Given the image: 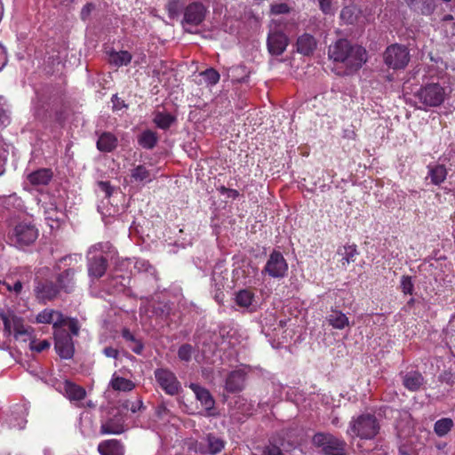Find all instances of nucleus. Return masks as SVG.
<instances>
[{"label":"nucleus","instance_id":"obj_28","mask_svg":"<svg viewBox=\"0 0 455 455\" xmlns=\"http://www.w3.org/2000/svg\"><path fill=\"white\" fill-rule=\"evenodd\" d=\"M447 176V170L443 164H435L428 166V177L435 185H440L443 182Z\"/></svg>","mask_w":455,"mask_h":455},{"label":"nucleus","instance_id":"obj_57","mask_svg":"<svg viewBox=\"0 0 455 455\" xmlns=\"http://www.w3.org/2000/svg\"><path fill=\"white\" fill-rule=\"evenodd\" d=\"M221 191H228L229 192V195L232 196H238V192L235 189H227L226 188L222 187L221 188Z\"/></svg>","mask_w":455,"mask_h":455},{"label":"nucleus","instance_id":"obj_26","mask_svg":"<svg viewBox=\"0 0 455 455\" xmlns=\"http://www.w3.org/2000/svg\"><path fill=\"white\" fill-rule=\"evenodd\" d=\"M339 256H340V263L342 267H347L355 261V258L357 255V250L355 245H344L339 247L337 251Z\"/></svg>","mask_w":455,"mask_h":455},{"label":"nucleus","instance_id":"obj_33","mask_svg":"<svg viewBox=\"0 0 455 455\" xmlns=\"http://www.w3.org/2000/svg\"><path fill=\"white\" fill-rule=\"evenodd\" d=\"M157 140H158V139H157L156 133L150 130H147V131L143 132L139 136V139H138L139 144L142 148H147V149L153 148L156 145Z\"/></svg>","mask_w":455,"mask_h":455},{"label":"nucleus","instance_id":"obj_38","mask_svg":"<svg viewBox=\"0 0 455 455\" xmlns=\"http://www.w3.org/2000/svg\"><path fill=\"white\" fill-rule=\"evenodd\" d=\"M254 295L249 290H241L235 295V302L242 307H249L253 300Z\"/></svg>","mask_w":455,"mask_h":455},{"label":"nucleus","instance_id":"obj_42","mask_svg":"<svg viewBox=\"0 0 455 455\" xmlns=\"http://www.w3.org/2000/svg\"><path fill=\"white\" fill-rule=\"evenodd\" d=\"M251 455H283V451L276 445H266L260 449V453H251Z\"/></svg>","mask_w":455,"mask_h":455},{"label":"nucleus","instance_id":"obj_49","mask_svg":"<svg viewBox=\"0 0 455 455\" xmlns=\"http://www.w3.org/2000/svg\"><path fill=\"white\" fill-rule=\"evenodd\" d=\"M94 8H95L94 4H91V3L86 4L83 7V9H82V11H81V19H82L83 20H87V19L90 17V15H91V13H92V12L94 10Z\"/></svg>","mask_w":455,"mask_h":455},{"label":"nucleus","instance_id":"obj_43","mask_svg":"<svg viewBox=\"0 0 455 455\" xmlns=\"http://www.w3.org/2000/svg\"><path fill=\"white\" fill-rule=\"evenodd\" d=\"M413 283L411 277L409 275H403L401 278V288L404 294H412L413 292Z\"/></svg>","mask_w":455,"mask_h":455},{"label":"nucleus","instance_id":"obj_36","mask_svg":"<svg viewBox=\"0 0 455 455\" xmlns=\"http://www.w3.org/2000/svg\"><path fill=\"white\" fill-rule=\"evenodd\" d=\"M124 431V425L115 419H109L100 427V433L103 435H119Z\"/></svg>","mask_w":455,"mask_h":455},{"label":"nucleus","instance_id":"obj_54","mask_svg":"<svg viewBox=\"0 0 455 455\" xmlns=\"http://www.w3.org/2000/svg\"><path fill=\"white\" fill-rule=\"evenodd\" d=\"M68 328L73 335H77L79 331V326L76 320H70L68 322Z\"/></svg>","mask_w":455,"mask_h":455},{"label":"nucleus","instance_id":"obj_21","mask_svg":"<svg viewBox=\"0 0 455 455\" xmlns=\"http://www.w3.org/2000/svg\"><path fill=\"white\" fill-rule=\"evenodd\" d=\"M316 48V41L313 36L304 34L297 40V51L305 55H311Z\"/></svg>","mask_w":455,"mask_h":455},{"label":"nucleus","instance_id":"obj_51","mask_svg":"<svg viewBox=\"0 0 455 455\" xmlns=\"http://www.w3.org/2000/svg\"><path fill=\"white\" fill-rule=\"evenodd\" d=\"M103 354L107 357L116 359L119 355V351L116 348H114L112 347H107L103 349Z\"/></svg>","mask_w":455,"mask_h":455},{"label":"nucleus","instance_id":"obj_13","mask_svg":"<svg viewBox=\"0 0 455 455\" xmlns=\"http://www.w3.org/2000/svg\"><path fill=\"white\" fill-rule=\"evenodd\" d=\"M267 49L270 54L279 56L289 44L288 37L281 31H272L267 36Z\"/></svg>","mask_w":455,"mask_h":455},{"label":"nucleus","instance_id":"obj_6","mask_svg":"<svg viewBox=\"0 0 455 455\" xmlns=\"http://www.w3.org/2000/svg\"><path fill=\"white\" fill-rule=\"evenodd\" d=\"M445 95V89L437 83L421 86L415 93L419 101L429 108L440 106L443 102Z\"/></svg>","mask_w":455,"mask_h":455},{"label":"nucleus","instance_id":"obj_60","mask_svg":"<svg viewBox=\"0 0 455 455\" xmlns=\"http://www.w3.org/2000/svg\"><path fill=\"white\" fill-rule=\"evenodd\" d=\"M416 0H405V2L407 3V4L410 6L412 4L413 2H415Z\"/></svg>","mask_w":455,"mask_h":455},{"label":"nucleus","instance_id":"obj_16","mask_svg":"<svg viewBox=\"0 0 455 455\" xmlns=\"http://www.w3.org/2000/svg\"><path fill=\"white\" fill-rule=\"evenodd\" d=\"M190 388L196 395V399L201 403V405L206 410L211 411L213 409L215 401L211 393L204 387L192 383Z\"/></svg>","mask_w":455,"mask_h":455},{"label":"nucleus","instance_id":"obj_47","mask_svg":"<svg viewBox=\"0 0 455 455\" xmlns=\"http://www.w3.org/2000/svg\"><path fill=\"white\" fill-rule=\"evenodd\" d=\"M271 12L275 14H283L289 12V7L286 4H277L271 6Z\"/></svg>","mask_w":455,"mask_h":455},{"label":"nucleus","instance_id":"obj_15","mask_svg":"<svg viewBox=\"0 0 455 455\" xmlns=\"http://www.w3.org/2000/svg\"><path fill=\"white\" fill-rule=\"evenodd\" d=\"M36 320L38 323H52L54 328L66 323V319L60 312L49 308L40 312Z\"/></svg>","mask_w":455,"mask_h":455},{"label":"nucleus","instance_id":"obj_4","mask_svg":"<svg viewBox=\"0 0 455 455\" xmlns=\"http://www.w3.org/2000/svg\"><path fill=\"white\" fill-rule=\"evenodd\" d=\"M112 245L108 242L98 243L91 246L88 254V275L92 278L99 279L102 277L108 268V259L103 254H108L111 251Z\"/></svg>","mask_w":455,"mask_h":455},{"label":"nucleus","instance_id":"obj_22","mask_svg":"<svg viewBox=\"0 0 455 455\" xmlns=\"http://www.w3.org/2000/svg\"><path fill=\"white\" fill-rule=\"evenodd\" d=\"M326 321L334 329L343 330L350 325L348 317L339 310L331 309L326 316Z\"/></svg>","mask_w":455,"mask_h":455},{"label":"nucleus","instance_id":"obj_2","mask_svg":"<svg viewBox=\"0 0 455 455\" xmlns=\"http://www.w3.org/2000/svg\"><path fill=\"white\" fill-rule=\"evenodd\" d=\"M39 235L35 224L28 220L13 222L8 230L7 240L9 244L19 250H23L33 244Z\"/></svg>","mask_w":455,"mask_h":455},{"label":"nucleus","instance_id":"obj_63","mask_svg":"<svg viewBox=\"0 0 455 455\" xmlns=\"http://www.w3.org/2000/svg\"><path fill=\"white\" fill-rule=\"evenodd\" d=\"M3 174V172H0V176Z\"/></svg>","mask_w":455,"mask_h":455},{"label":"nucleus","instance_id":"obj_61","mask_svg":"<svg viewBox=\"0 0 455 455\" xmlns=\"http://www.w3.org/2000/svg\"><path fill=\"white\" fill-rule=\"evenodd\" d=\"M285 324V322L284 321H280V325L281 326H283Z\"/></svg>","mask_w":455,"mask_h":455},{"label":"nucleus","instance_id":"obj_37","mask_svg":"<svg viewBox=\"0 0 455 455\" xmlns=\"http://www.w3.org/2000/svg\"><path fill=\"white\" fill-rule=\"evenodd\" d=\"M174 121V116L169 113L158 112L154 117L156 126L164 130L168 129Z\"/></svg>","mask_w":455,"mask_h":455},{"label":"nucleus","instance_id":"obj_62","mask_svg":"<svg viewBox=\"0 0 455 455\" xmlns=\"http://www.w3.org/2000/svg\"><path fill=\"white\" fill-rule=\"evenodd\" d=\"M444 3H449L451 2V0H443Z\"/></svg>","mask_w":455,"mask_h":455},{"label":"nucleus","instance_id":"obj_20","mask_svg":"<svg viewBox=\"0 0 455 455\" xmlns=\"http://www.w3.org/2000/svg\"><path fill=\"white\" fill-rule=\"evenodd\" d=\"M403 384L408 390L416 392L424 384V377L419 371H409L403 375Z\"/></svg>","mask_w":455,"mask_h":455},{"label":"nucleus","instance_id":"obj_17","mask_svg":"<svg viewBox=\"0 0 455 455\" xmlns=\"http://www.w3.org/2000/svg\"><path fill=\"white\" fill-rule=\"evenodd\" d=\"M100 455H124V447L116 439L106 440L98 445Z\"/></svg>","mask_w":455,"mask_h":455},{"label":"nucleus","instance_id":"obj_18","mask_svg":"<svg viewBox=\"0 0 455 455\" xmlns=\"http://www.w3.org/2000/svg\"><path fill=\"white\" fill-rule=\"evenodd\" d=\"M75 274L76 269L73 267H68V269L64 270L60 274L57 275V283H59V286L60 290L64 291L65 292H71L75 288Z\"/></svg>","mask_w":455,"mask_h":455},{"label":"nucleus","instance_id":"obj_12","mask_svg":"<svg viewBox=\"0 0 455 455\" xmlns=\"http://www.w3.org/2000/svg\"><path fill=\"white\" fill-rule=\"evenodd\" d=\"M55 350L63 359L72 358L75 348L69 333L60 331L55 334Z\"/></svg>","mask_w":455,"mask_h":455},{"label":"nucleus","instance_id":"obj_35","mask_svg":"<svg viewBox=\"0 0 455 455\" xmlns=\"http://www.w3.org/2000/svg\"><path fill=\"white\" fill-rule=\"evenodd\" d=\"M453 420L450 418H443L438 419L434 425V431L437 436L443 437L446 435L453 427Z\"/></svg>","mask_w":455,"mask_h":455},{"label":"nucleus","instance_id":"obj_11","mask_svg":"<svg viewBox=\"0 0 455 455\" xmlns=\"http://www.w3.org/2000/svg\"><path fill=\"white\" fill-rule=\"evenodd\" d=\"M206 12L207 9L202 3L193 2L185 8L183 21L189 25L197 26L204 21Z\"/></svg>","mask_w":455,"mask_h":455},{"label":"nucleus","instance_id":"obj_3","mask_svg":"<svg viewBox=\"0 0 455 455\" xmlns=\"http://www.w3.org/2000/svg\"><path fill=\"white\" fill-rule=\"evenodd\" d=\"M379 430L380 424L377 417L366 412L351 419L347 434L352 438L372 440L379 435Z\"/></svg>","mask_w":455,"mask_h":455},{"label":"nucleus","instance_id":"obj_53","mask_svg":"<svg viewBox=\"0 0 455 455\" xmlns=\"http://www.w3.org/2000/svg\"><path fill=\"white\" fill-rule=\"evenodd\" d=\"M81 259H82L81 254L68 255V256L61 258L59 260V263H62V262H66V261L69 260L70 261L69 265H70L71 261L78 262L79 260H81Z\"/></svg>","mask_w":455,"mask_h":455},{"label":"nucleus","instance_id":"obj_14","mask_svg":"<svg viewBox=\"0 0 455 455\" xmlns=\"http://www.w3.org/2000/svg\"><path fill=\"white\" fill-rule=\"evenodd\" d=\"M245 372L243 370H235L228 373L225 382V389L228 393L241 392L244 388Z\"/></svg>","mask_w":455,"mask_h":455},{"label":"nucleus","instance_id":"obj_52","mask_svg":"<svg viewBox=\"0 0 455 455\" xmlns=\"http://www.w3.org/2000/svg\"><path fill=\"white\" fill-rule=\"evenodd\" d=\"M113 108L115 110H120L123 108L126 107L124 100H120L116 95H114L112 98Z\"/></svg>","mask_w":455,"mask_h":455},{"label":"nucleus","instance_id":"obj_19","mask_svg":"<svg viewBox=\"0 0 455 455\" xmlns=\"http://www.w3.org/2000/svg\"><path fill=\"white\" fill-rule=\"evenodd\" d=\"M132 182L146 184L153 180L155 174L145 165L139 164L131 170Z\"/></svg>","mask_w":455,"mask_h":455},{"label":"nucleus","instance_id":"obj_24","mask_svg":"<svg viewBox=\"0 0 455 455\" xmlns=\"http://www.w3.org/2000/svg\"><path fill=\"white\" fill-rule=\"evenodd\" d=\"M4 328L11 331V328L12 327L14 331L15 338L23 335H29L31 328L26 327L21 319L18 317H12V320L8 318L4 319Z\"/></svg>","mask_w":455,"mask_h":455},{"label":"nucleus","instance_id":"obj_7","mask_svg":"<svg viewBox=\"0 0 455 455\" xmlns=\"http://www.w3.org/2000/svg\"><path fill=\"white\" fill-rule=\"evenodd\" d=\"M410 61V53L406 46L395 44L384 52L385 64L393 69H403Z\"/></svg>","mask_w":455,"mask_h":455},{"label":"nucleus","instance_id":"obj_31","mask_svg":"<svg viewBox=\"0 0 455 455\" xmlns=\"http://www.w3.org/2000/svg\"><path fill=\"white\" fill-rule=\"evenodd\" d=\"M132 60V54L127 51L112 52L109 54V62L116 66H126Z\"/></svg>","mask_w":455,"mask_h":455},{"label":"nucleus","instance_id":"obj_5","mask_svg":"<svg viewBox=\"0 0 455 455\" xmlns=\"http://www.w3.org/2000/svg\"><path fill=\"white\" fill-rule=\"evenodd\" d=\"M314 444L325 455H345V441L329 433H317L313 437Z\"/></svg>","mask_w":455,"mask_h":455},{"label":"nucleus","instance_id":"obj_23","mask_svg":"<svg viewBox=\"0 0 455 455\" xmlns=\"http://www.w3.org/2000/svg\"><path fill=\"white\" fill-rule=\"evenodd\" d=\"M52 178V172L50 169H39L28 176V181L34 186L47 185Z\"/></svg>","mask_w":455,"mask_h":455},{"label":"nucleus","instance_id":"obj_34","mask_svg":"<svg viewBox=\"0 0 455 455\" xmlns=\"http://www.w3.org/2000/svg\"><path fill=\"white\" fill-rule=\"evenodd\" d=\"M122 337L131 344L129 345L130 348L137 355H140L143 351L144 346L143 343L136 339V337L126 328L122 331Z\"/></svg>","mask_w":455,"mask_h":455},{"label":"nucleus","instance_id":"obj_58","mask_svg":"<svg viewBox=\"0 0 455 455\" xmlns=\"http://www.w3.org/2000/svg\"><path fill=\"white\" fill-rule=\"evenodd\" d=\"M60 2V4L62 5H65V6H68L69 4H71L75 0H58Z\"/></svg>","mask_w":455,"mask_h":455},{"label":"nucleus","instance_id":"obj_32","mask_svg":"<svg viewBox=\"0 0 455 455\" xmlns=\"http://www.w3.org/2000/svg\"><path fill=\"white\" fill-rule=\"evenodd\" d=\"M206 442L208 446L207 452L211 455L220 452L225 447V442L213 434L207 435Z\"/></svg>","mask_w":455,"mask_h":455},{"label":"nucleus","instance_id":"obj_46","mask_svg":"<svg viewBox=\"0 0 455 455\" xmlns=\"http://www.w3.org/2000/svg\"><path fill=\"white\" fill-rule=\"evenodd\" d=\"M98 187L101 192L105 194L106 197L111 196L113 193V188L110 186L109 182L108 181H99Z\"/></svg>","mask_w":455,"mask_h":455},{"label":"nucleus","instance_id":"obj_27","mask_svg":"<svg viewBox=\"0 0 455 455\" xmlns=\"http://www.w3.org/2000/svg\"><path fill=\"white\" fill-rule=\"evenodd\" d=\"M109 386L116 391L130 392L135 387V384L125 378L120 377L114 373L112 375Z\"/></svg>","mask_w":455,"mask_h":455},{"label":"nucleus","instance_id":"obj_45","mask_svg":"<svg viewBox=\"0 0 455 455\" xmlns=\"http://www.w3.org/2000/svg\"><path fill=\"white\" fill-rule=\"evenodd\" d=\"M316 1L318 2L320 10L324 14H333L334 13L331 0H316Z\"/></svg>","mask_w":455,"mask_h":455},{"label":"nucleus","instance_id":"obj_41","mask_svg":"<svg viewBox=\"0 0 455 455\" xmlns=\"http://www.w3.org/2000/svg\"><path fill=\"white\" fill-rule=\"evenodd\" d=\"M193 347L189 344H183L178 350V356L180 360L188 362L192 357Z\"/></svg>","mask_w":455,"mask_h":455},{"label":"nucleus","instance_id":"obj_29","mask_svg":"<svg viewBox=\"0 0 455 455\" xmlns=\"http://www.w3.org/2000/svg\"><path fill=\"white\" fill-rule=\"evenodd\" d=\"M65 391L68 399L72 401H81L86 395L84 388L69 381L65 382Z\"/></svg>","mask_w":455,"mask_h":455},{"label":"nucleus","instance_id":"obj_55","mask_svg":"<svg viewBox=\"0 0 455 455\" xmlns=\"http://www.w3.org/2000/svg\"><path fill=\"white\" fill-rule=\"evenodd\" d=\"M9 123V116L6 111L0 108V125H6Z\"/></svg>","mask_w":455,"mask_h":455},{"label":"nucleus","instance_id":"obj_40","mask_svg":"<svg viewBox=\"0 0 455 455\" xmlns=\"http://www.w3.org/2000/svg\"><path fill=\"white\" fill-rule=\"evenodd\" d=\"M183 4V0H171L166 6L169 17L174 18L177 16L180 13Z\"/></svg>","mask_w":455,"mask_h":455},{"label":"nucleus","instance_id":"obj_48","mask_svg":"<svg viewBox=\"0 0 455 455\" xmlns=\"http://www.w3.org/2000/svg\"><path fill=\"white\" fill-rule=\"evenodd\" d=\"M340 17L342 20H346L348 23H353L354 21L353 12L350 7L343 8L340 13Z\"/></svg>","mask_w":455,"mask_h":455},{"label":"nucleus","instance_id":"obj_50","mask_svg":"<svg viewBox=\"0 0 455 455\" xmlns=\"http://www.w3.org/2000/svg\"><path fill=\"white\" fill-rule=\"evenodd\" d=\"M5 286L8 291H13L16 294H20L22 291V283L20 281H17L13 283V285H11L10 283H5Z\"/></svg>","mask_w":455,"mask_h":455},{"label":"nucleus","instance_id":"obj_1","mask_svg":"<svg viewBox=\"0 0 455 455\" xmlns=\"http://www.w3.org/2000/svg\"><path fill=\"white\" fill-rule=\"evenodd\" d=\"M328 55L335 62L343 64L344 75L357 72L368 60L366 50L357 44H352L346 39H339L330 45Z\"/></svg>","mask_w":455,"mask_h":455},{"label":"nucleus","instance_id":"obj_39","mask_svg":"<svg viewBox=\"0 0 455 455\" xmlns=\"http://www.w3.org/2000/svg\"><path fill=\"white\" fill-rule=\"evenodd\" d=\"M204 81L210 84L214 85L220 81V74L214 68H208L201 73Z\"/></svg>","mask_w":455,"mask_h":455},{"label":"nucleus","instance_id":"obj_9","mask_svg":"<svg viewBox=\"0 0 455 455\" xmlns=\"http://www.w3.org/2000/svg\"><path fill=\"white\" fill-rule=\"evenodd\" d=\"M155 377L166 394L171 395L178 394L180 384L173 372L167 369H157L155 371Z\"/></svg>","mask_w":455,"mask_h":455},{"label":"nucleus","instance_id":"obj_10","mask_svg":"<svg viewBox=\"0 0 455 455\" xmlns=\"http://www.w3.org/2000/svg\"><path fill=\"white\" fill-rule=\"evenodd\" d=\"M34 291L36 299L41 302L46 303L57 298L60 288L58 283H54L51 280H44L37 283Z\"/></svg>","mask_w":455,"mask_h":455},{"label":"nucleus","instance_id":"obj_8","mask_svg":"<svg viewBox=\"0 0 455 455\" xmlns=\"http://www.w3.org/2000/svg\"><path fill=\"white\" fill-rule=\"evenodd\" d=\"M288 271V263L283 255L278 251H273L261 273L267 275L272 278H283Z\"/></svg>","mask_w":455,"mask_h":455},{"label":"nucleus","instance_id":"obj_44","mask_svg":"<svg viewBox=\"0 0 455 455\" xmlns=\"http://www.w3.org/2000/svg\"><path fill=\"white\" fill-rule=\"evenodd\" d=\"M50 347V342L46 339L36 342L31 341L30 342V348L31 350L36 351L38 353L44 351L45 349H48Z\"/></svg>","mask_w":455,"mask_h":455},{"label":"nucleus","instance_id":"obj_56","mask_svg":"<svg viewBox=\"0 0 455 455\" xmlns=\"http://www.w3.org/2000/svg\"><path fill=\"white\" fill-rule=\"evenodd\" d=\"M142 407V402L139 401L137 404H132L130 410L132 412H136L138 410H140Z\"/></svg>","mask_w":455,"mask_h":455},{"label":"nucleus","instance_id":"obj_30","mask_svg":"<svg viewBox=\"0 0 455 455\" xmlns=\"http://www.w3.org/2000/svg\"><path fill=\"white\" fill-rule=\"evenodd\" d=\"M410 8L423 15H429L434 12L435 4L434 0H416Z\"/></svg>","mask_w":455,"mask_h":455},{"label":"nucleus","instance_id":"obj_25","mask_svg":"<svg viewBox=\"0 0 455 455\" xmlns=\"http://www.w3.org/2000/svg\"><path fill=\"white\" fill-rule=\"evenodd\" d=\"M116 146L117 139L110 132H103L97 141V148L101 152H111Z\"/></svg>","mask_w":455,"mask_h":455},{"label":"nucleus","instance_id":"obj_59","mask_svg":"<svg viewBox=\"0 0 455 455\" xmlns=\"http://www.w3.org/2000/svg\"><path fill=\"white\" fill-rule=\"evenodd\" d=\"M452 19L453 17L451 14L445 15L443 18L444 20H451Z\"/></svg>","mask_w":455,"mask_h":455}]
</instances>
